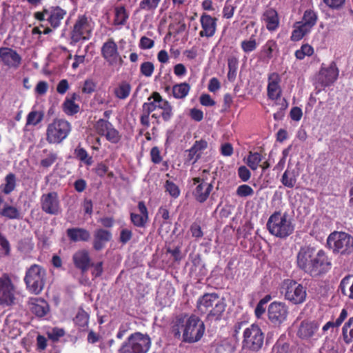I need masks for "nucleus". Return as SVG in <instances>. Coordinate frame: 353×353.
Instances as JSON below:
<instances>
[{
	"mask_svg": "<svg viewBox=\"0 0 353 353\" xmlns=\"http://www.w3.org/2000/svg\"><path fill=\"white\" fill-rule=\"evenodd\" d=\"M267 228L270 233L284 239L292 234L294 227L287 212H275L268 219Z\"/></svg>",
	"mask_w": 353,
	"mask_h": 353,
	"instance_id": "3",
	"label": "nucleus"
},
{
	"mask_svg": "<svg viewBox=\"0 0 353 353\" xmlns=\"http://www.w3.org/2000/svg\"><path fill=\"white\" fill-rule=\"evenodd\" d=\"M66 232L70 239L74 242L88 241L90 238V232L83 228H69Z\"/></svg>",
	"mask_w": 353,
	"mask_h": 353,
	"instance_id": "30",
	"label": "nucleus"
},
{
	"mask_svg": "<svg viewBox=\"0 0 353 353\" xmlns=\"http://www.w3.org/2000/svg\"><path fill=\"white\" fill-rule=\"evenodd\" d=\"M190 85L186 82L176 83L172 88V96L176 99H185L189 94Z\"/></svg>",
	"mask_w": 353,
	"mask_h": 353,
	"instance_id": "35",
	"label": "nucleus"
},
{
	"mask_svg": "<svg viewBox=\"0 0 353 353\" xmlns=\"http://www.w3.org/2000/svg\"><path fill=\"white\" fill-rule=\"evenodd\" d=\"M236 194L240 197H246L254 194V190L248 185H239L236 191Z\"/></svg>",
	"mask_w": 353,
	"mask_h": 353,
	"instance_id": "55",
	"label": "nucleus"
},
{
	"mask_svg": "<svg viewBox=\"0 0 353 353\" xmlns=\"http://www.w3.org/2000/svg\"><path fill=\"white\" fill-rule=\"evenodd\" d=\"M239 61L238 59L235 57H230L228 58V78L230 79L231 76H234L238 68Z\"/></svg>",
	"mask_w": 353,
	"mask_h": 353,
	"instance_id": "57",
	"label": "nucleus"
},
{
	"mask_svg": "<svg viewBox=\"0 0 353 353\" xmlns=\"http://www.w3.org/2000/svg\"><path fill=\"white\" fill-rule=\"evenodd\" d=\"M1 214L2 216L10 219H17L20 218L19 210L16 208L10 205L5 206Z\"/></svg>",
	"mask_w": 353,
	"mask_h": 353,
	"instance_id": "48",
	"label": "nucleus"
},
{
	"mask_svg": "<svg viewBox=\"0 0 353 353\" xmlns=\"http://www.w3.org/2000/svg\"><path fill=\"white\" fill-rule=\"evenodd\" d=\"M0 250L3 252L5 255H9L10 246L6 238L0 232Z\"/></svg>",
	"mask_w": 353,
	"mask_h": 353,
	"instance_id": "62",
	"label": "nucleus"
},
{
	"mask_svg": "<svg viewBox=\"0 0 353 353\" xmlns=\"http://www.w3.org/2000/svg\"><path fill=\"white\" fill-rule=\"evenodd\" d=\"M288 315V307L285 303L274 301L268 307V316L270 321L274 325H280Z\"/></svg>",
	"mask_w": 353,
	"mask_h": 353,
	"instance_id": "14",
	"label": "nucleus"
},
{
	"mask_svg": "<svg viewBox=\"0 0 353 353\" xmlns=\"http://www.w3.org/2000/svg\"><path fill=\"white\" fill-rule=\"evenodd\" d=\"M72 261L75 267L82 272H86L90 266L91 259L86 250L77 251L72 256Z\"/></svg>",
	"mask_w": 353,
	"mask_h": 353,
	"instance_id": "23",
	"label": "nucleus"
},
{
	"mask_svg": "<svg viewBox=\"0 0 353 353\" xmlns=\"http://www.w3.org/2000/svg\"><path fill=\"white\" fill-rule=\"evenodd\" d=\"M175 338L193 343L199 341L205 332L204 323L196 316L181 315L176 318L172 327Z\"/></svg>",
	"mask_w": 353,
	"mask_h": 353,
	"instance_id": "1",
	"label": "nucleus"
},
{
	"mask_svg": "<svg viewBox=\"0 0 353 353\" xmlns=\"http://www.w3.org/2000/svg\"><path fill=\"white\" fill-rule=\"evenodd\" d=\"M239 177L244 182L248 181L250 176L251 173L250 170L244 165L240 166L238 169Z\"/></svg>",
	"mask_w": 353,
	"mask_h": 353,
	"instance_id": "64",
	"label": "nucleus"
},
{
	"mask_svg": "<svg viewBox=\"0 0 353 353\" xmlns=\"http://www.w3.org/2000/svg\"><path fill=\"white\" fill-rule=\"evenodd\" d=\"M281 77L279 74L273 72L268 77V96L271 100L281 99V88L280 86Z\"/></svg>",
	"mask_w": 353,
	"mask_h": 353,
	"instance_id": "20",
	"label": "nucleus"
},
{
	"mask_svg": "<svg viewBox=\"0 0 353 353\" xmlns=\"http://www.w3.org/2000/svg\"><path fill=\"white\" fill-rule=\"evenodd\" d=\"M104 137H105L106 139L112 143H117L121 140V136L119 131L114 128L113 125L109 128L108 131L105 133Z\"/></svg>",
	"mask_w": 353,
	"mask_h": 353,
	"instance_id": "49",
	"label": "nucleus"
},
{
	"mask_svg": "<svg viewBox=\"0 0 353 353\" xmlns=\"http://www.w3.org/2000/svg\"><path fill=\"white\" fill-rule=\"evenodd\" d=\"M161 0H141L139 5L141 10L153 12L159 6Z\"/></svg>",
	"mask_w": 353,
	"mask_h": 353,
	"instance_id": "45",
	"label": "nucleus"
},
{
	"mask_svg": "<svg viewBox=\"0 0 353 353\" xmlns=\"http://www.w3.org/2000/svg\"><path fill=\"white\" fill-rule=\"evenodd\" d=\"M317 19L318 15L316 12L312 9H307L304 12L301 22L312 30L316 25Z\"/></svg>",
	"mask_w": 353,
	"mask_h": 353,
	"instance_id": "38",
	"label": "nucleus"
},
{
	"mask_svg": "<svg viewBox=\"0 0 353 353\" xmlns=\"http://www.w3.org/2000/svg\"><path fill=\"white\" fill-rule=\"evenodd\" d=\"M243 50L248 53L252 52L256 48L257 44L254 39L250 38L249 40H244L241 43Z\"/></svg>",
	"mask_w": 353,
	"mask_h": 353,
	"instance_id": "56",
	"label": "nucleus"
},
{
	"mask_svg": "<svg viewBox=\"0 0 353 353\" xmlns=\"http://www.w3.org/2000/svg\"><path fill=\"white\" fill-rule=\"evenodd\" d=\"M0 63L8 69L17 70L22 63V57L18 52L9 47L0 48Z\"/></svg>",
	"mask_w": 353,
	"mask_h": 353,
	"instance_id": "15",
	"label": "nucleus"
},
{
	"mask_svg": "<svg viewBox=\"0 0 353 353\" xmlns=\"http://www.w3.org/2000/svg\"><path fill=\"white\" fill-rule=\"evenodd\" d=\"M339 76V70L334 63L329 67L323 68L319 72V81L324 86H328L334 82Z\"/></svg>",
	"mask_w": 353,
	"mask_h": 353,
	"instance_id": "22",
	"label": "nucleus"
},
{
	"mask_svg": "<svg viewBox=\"0 0 353 353\" xmlns=\"http://www.w3.org/2000/svg\"><path fill=\"white\" fill-rule=\"evenodd\" d=\"M74 323L82 330H85L88 325L89 316L87 312L83 310H79L77 314Z\"/></svg>",
	"mask_w": 353,
	"mask_h": 353,
	"instance_id": "44",
	"label": "nucleus"
},
{
	"mask_svg": "<svg viewBox=\"0 0 353 353\" xmlns=\"http://www.w3.org/2000/svg\"><path fill=\"white\" fill-rule=\"evenodd\" d=\"M94 23L92 19L85 15L79 16L71 32V39L77 43L81 40H88L90 38Z\"/></svg>",
	"mask_w": 353,
	"mask_h": 353,
	"instance_id": "10",
	"label": "nucleus"
},
{
	"mask_svg": "<svg viewBox=\"0 0 353 353\" xmlns=\"http://www.w3.org/2000/svg\"><path fill=\"white\" fill-rule=\"evenodd\" d=\"M235 347L228 341H223L216 348L215 353H234Z\"/></svg>",
	"mask_w": 353,
	"mask_h": 353,
	"instance_id": "51",
	"label": "nucleus"
},
{
	"mask_svg": "<svg viewBox=\"0 0 353 353\" xmlns=\"http://www.w3.org/2000/svg\"><path fill=\"white\" fill-rule=\"evenodd\" d=\"M262 161L261 155L258 152H250L246 163L252 170H256Z\"/></svg>",
	"mask_w": 353,
	"mask_h": 353,
	"instance_id": "42",
	"label": "nucleus"
},
{
	"mask_svg": "<svg viewBox=\"0 0 353 353\" xmlns=\"http://www.w3.org/2000/svg\"><path fill=\"white\" fill-rule=\"evenodd\" d=\"M169 28L170 34L171 31H172L174 34H179L185 31L186 26L183 20L180 19L177 23H171Z\"/></svg>",
	"mask_w": 353,
	"mask_h": 353,
	"instance_id": "59",
	"label": "nucleus"
},
{
	"mask_svg": "<svg viewBox=\"0 0 353 353\" xmlns=\"http://www.w3.org/2000/svg\"><path fill=\"white\" fill-rule=\"evenodd\" d=\"M319 321H303L301 323L298 330L297 336L303 340H310L314 337H319L321 336L319 332L320 327Z\"/></svg>",
	"mask_w": 353,
	"mask_h": 353,
	"instance_id": "17",
	"label": "nucleus"
},
{
	"mask_svg": "<svg viewBox=\"0 0 353 353\" xmlns=\"http://www.w3.org/2000/svg\"><path fill=\"white\" fill-rule=\"evenodd\" d=\"M208 146L207 141L204 140L196 141L193 146L188 150L187 161H192L194 163L200 157L202 150Z\"/></svg>",
	"mask_w": 353,
	"mask_h": 353,
	"instance_id": "29",
	"label": "nucleus"
},
{
	"mask_svg": "<svg viewBox=\"0 0 353 353\" xmlns=\"http://www.w3.org/2000/svg\"><path fill=\"white\" fill-rule=\"evenodd\" d=\"M244 345L252 350H259L263 343V334L256 325H252L246 328L243 333Z\"/></svg>",
	"mask_w": 353,
	"mask_h": 353,
	"instance_id": "13",
	"label": "nucleus"
},
{
	"mask_svg": "<svg viewBox=\"0 0 353 353\" xmlns=\"http://www.w3.org/2000/svg\"><path fill=\"white\" fill-rule=\"evenodd\" d=\"M79 99V96L77 93H73L70 97H67L62 104L63 112L67 115H74L79 111V105L75 103V101Z\"/></svg>",
	"mask_w": 353,
	"mask_h": 353,
	"instance_id": "28",
	"label": "nucleus"
},
{
	"mask_svg": "<svg viewBox=\"0 0 353 353\" xmlns=\"http://www.w3.org/2000/svg\"><path fill=\"white\" fill-rule=\"evenodd\" d=\"M293 28L294 30L292 32L291 39L294 41L301 40L305 35L309 33L311 30V29H310L301 21L296 22L294 24Z\"/></svg>",
	"mask_w": 353,
	"mask_h": 353,
	"instance_id": "36",
	"label": "nucleus"
},
{
	"mask_svg": "<svg viewBox=\"0 0 353 353\" xmlns=\"http://www.w3.org/2000/svg\"><path fill=\"white\" fill-rule=\"evenodd\" d=\"M342 335L346 343L353 342V317H351L344 324L342 329Z\"/></svg>",
	"mask_w": 353,
	"mask_h": 353,
	"instance_id": "41",
	"label": "nucleus"
},
{
	"mask_svg": "<svg viewBox=\"0 0 353 353\" xmlns=\"http://www.w3.org/2000/svg\"><path fill=\"white\" fill-rule=\"evenodd\" d=\"M66 11L59 7L52 8L48 16V21L53 28L60 26L61 21L66 15Z\"/></svg>",
	"mask_w": 353,
	"mask_h": 353,
	"instance_id": "31",
	"label": "nucleus"
},
{
	"mask_svg": "<svg viewBox=\"0 0 353 353\" xmlns=\"http://www.w3.org/2000/svg\"><path fill=\"white\" fill-rule=\"evenodd\" d=\"M193 182L196 185L192 192L194 197L199 203L205 202L212 190V181H207L204 177H196L193 179Z\"/></svg>",
	"mask_w": 353,
	"mask_h": 353,
	"instance_id": "16",
	"label": "nucleus"
},
{
	"mask_svg": "<svg viewBox=\"0 0 353 353\" xmlns=\"http://www.w3.org/2000/svg\"><path fill=\"white\" fill-rule=\"evenodd\" d=\"M131 90V85L128 82L123 81L117 85L114 89L113 93L117 99L125 100L130 96Z\"/></svg>",
	"mask_w": 353,
	"mask_h": 353,
	"instance_id": "34",
	"label": "nucleus"
},
{
	"mask_svg": "<svg viewBox=\"0 0 353 353\" xmlns=\"http://www.w3.org/2000/svg\"><path fill=\"white\" fill-rule=\"evenodd\" d=\"M19 248L24 252H29L33 249L34 243L31 239H24L19 242Z\"/></svg>",
	"mask_w": 353,
	"mask_h": 353,
	"instance_id": "60",
	"label": "nucleus"
},
{
	"mask_svg": "<svg viewBox=\"0 0 353 353\" xmlns=\"http://www.w3.org/2000/svg\"><path fill=\"white\" fill-rule=\"evenodd\" d=\"M225 305L216 294H205L197 302L198 310L203 314L208 312L210 316L219 319L225 310Z\"/></svg>",
	"mask_w": 353,
	"mask_h": 353,
	"instance_id": "4",
	"label": "nucleus"
},
{
	"mask_svg": "<svg viewBox=\"0 0 353 353\" xmlns=\"http://www.w3.org/2000/svg\"><path fill=\"white\" fill-rule=\"evenodd\" d=\"M282 288L285 299L291 303L299 305L305 301L307 297L306 288L296 281L285 280Z\"/></svg>",
	"mask_w": 353,
	"mask_h": 353,
	"instance_id": "9",
	"label": "nucleus"
},
{
	"mask_svg": "<svg viewBox=\"0 0 353 353\" xmlns=\"http://www.w3.org/2000/svg\"><path fill=\"white\" fill-rule=\"evenodd\" d=\"M154 70V64L150 61L143 62L140 66V72L141 74L146 77H150L152 75Z\"/></svg>",
	"mask_w": 353,
	"mask_h": 353,
	"instance_id": "53",
	"label": "nucleus"
},
{
	"mask_svg": "<svg viewBox=\"0 0 353 353\" xmlns=\"http://www.w3.org/2000/svg\"><path fill=\"white\" fill-rule=\"evenodd\" d=\"M165 99H163L161 94L157 92H154L148 98V102L143 104V110H147V112H152L157 108L161 109L163 106V102Z\"/></svg>",
	"mask_w": 353,
	"mask_h": 353,
	"instance_id": "27",
	"label": "nucleus"
},
{
	"mask_svg": "<svg viewBox=\"0 0 353 353\" xmlns=\"http://www.w3.org/2000/svg\"><path fill=\"white\" fill-rule=\"evenodd\" d=\"M150 346L149 336L137 332L132 334L122 344L119 353H147Z\"/></svg>",
	"mask_w": 353,
	"mask_h": 353,
	"instance_id": "6",
	"label": "nucleus"
},
{
	"mask_svg": "<svg viewBox=\"0 0 353 353\" xmlns=\"http://www.w3.org/2000/svg\"><path fill=\"white\" fill-rule=\"evenodd\" d=\"M75 154L79 160L83 161L87 165H91L92 163V157H90L87 151L83 148H79L75 150Z\"/></svg>",
	"mask_w": 353,
	"mask_h": 353,
	"instance_id": "54",
	"label": "nucleus"
},
{
	"mask_svg": "<svg viewBox=\"0 0 353 353\" xmlns=\"http://www.w3.org/2000/svg\"><path fill=\"white\" fill-rule=\"evenodd\" d=\"M278 50V46L274 40H268L262 47L261 54L264 59H270L272 57L273 53Z\"/></svg>",
	"mask_w": 353,
	"mask_h": 353,
	"instance_id": "39",
	"label": "nucleus"
},
{
	"mask_svg": "<svg viewBox=\"0 0 353 353\" xmlns=\"http://www.w3.org/2000/svg\"><path fill=\"white\" fill-rule=\"evenodd\" d=\"M114 14L113 23L115 26H124L129 18V13L124 6L114 7Z\"/></svg>",
	"mask_w": 353,
	"mask_h": 353,
	"instance_id": "33",
	"label": "nucleus"
},
{
	"mask_svg": "<svg viewBox=\"0 0 353 353\" xmlns=\"http://www.w3.org/2000/svg\"><path fill=\"white\" fill-rule=\"evenodd\" d=\"M296 261L299 268L314 276L325 271L330 265L323 250L316 252L310 246L301 248L296 256Z\"/></svg>",
	"mask_w": 353,
	"mask_h": 353,
	"instance_id": "2",
	"label": "nucleus"
},
{
	"mask_svg": "<svg viewBox=\"0 0 353 353\" xmlns=\"http://www.w3.org/2000/svg\"><path fill=\"white\" fill-rule=\"evenodd\" d=\"M165 191L172 197L177 198L180 195L179 187L173 182L167 180L165 183Z\"/></svg>",
	"mask_w": 353,
	"mask_h": 353,
	"instance_id": "52",
	"label": "nucleus"
},
{
	"mask_svg": "<svg viewBox=\"0 0 353 353\" xmlns=\"http://www.w3.org/2000/svg\"><path fill=\"white\" fill-rule=\"evenodd\" d=\"M327 243L334 253L348 254L353 251V237L344 232H332Z\"/></svg>",
	"mask_w": 353,
	"mask_h": 353,
	"instance_id": "8",
	"label": "nucleus"
},
{
	"mask_svg": "<svg viewBox=\"0 0 353 353\" xmlns=\"http://www.w3.org/2000/svg\"><path fill=\"white\" fill-rule=\"evenodd\" d=\"M101 52L108 65L120 68L123 65V58L119 54L117 43L112 39H109L103 43Z\"/></svg>",
	"mask_w": 353,
	"mask_h": 353,
	"instance_id": "11",
	"label": "nucleus"
},
{
	"mask_svg": "<svg viewBox=\"0 0 353 353\" xmlns=\"http://www.w3.org/2000/svg\"><path fill=\"white\" fill-rule=\"evenodd\" d=\"M6 183L3 188L2 191L8 194L12 192L16 186L15 175L12 173L8 174L5 179Z\"/></svg>",
	"mask_w": 353,
	"mask_h": 353,
	"instance_id": "46",
	"label": "nucleus"
},
{
	"mask_svg": "<svg viewBox=\"0 0 353 353\" xmlns=\"http://www.w3.org/2000/svg\"><path fill=\"white\" fill-rule=\"evenodd\" d=\"M138 208L140 214L131 213L130 219L132 223L137 227L143 228L145 225L148 220V212L147 208L143 201H140L138 204Z\"/></svg>",
	"mask_w": 353,
	"mask_h": 353,
	"instance_id": "25",
	"label": "nucleus"
},
{
	"mask_svg": "<svg viewBox=\"0 0 353 353\" xmlns=\"http://www.w3.org/2000/svg\"><path fill=\"white\" fill-rule=\"evenodd\" d=\"M57 159V154L50 152L47 157L41 161V165L43 168H48L52 165Z\"/></svg>",
	"mask_w": 353,
	"mask_h": 353,
	"instance_id": "61",
	"label": "nucleus"
},
{
	"mask_svg": "<svg viewBox=\"0 0 353 353\" xmlns=\"http://www.w3.org/2000/svg\"><path fill=\"white\" fill-rule=\"evenodd\" d=\"M112 238V234L110 231L104 229H98L94 232V240H93V248L96 250H100L103 249L105 244L110 241Z\"/></svg>",
	"mask_w": 353,
	"mask_h": 353,
	"instance_id": "26",
	"label": "nucleus"
},
{
	"mask_svg": "<svg viewBox=\"0 0 353 353\" xmlns=\"http://www.w3.org/2000/svg\"><path fill=\"white\" fill-rule=\"evenodd\" d=\"M46 272L41 266L34 264L26 271L24 281L28 290L32 294H39L43 290Z\"/></svg>",
	"mask_w": 353,
	"mask_h": 353,
	"instance_id": "7",
	"label": "nucleus"
},
{
	"mask_svg": "<svg viewBox=\"0 0 353 353\" xmlns=\"http://www.w3.org/2000/svg\"><path fill=\"white\" fill-rule=\"evenodd\" d=\"M314 53L313 48L308 45H303L301 48L295 52V56L298 59L302 60L305 57H310Z\"/></svg>",
	"mask_w": 353,
	"mask_h": 353,
	"instance_id": "47",
	"label": "nucleus"
},
{
	"mask_svg": "<svg viewBox=\"0 0 353 353\" xmlns=\"http://www.w3.org/2000/svg\"><path fill=\"white\" fill-rule=\"evenodd\" d=\"M154 42L152 39L147 37H142L139 42V48L143 50H148L153 48Z\"/></svg>",
	"mask_w": 353,
	"mask_h": 353,
	"instance_id": "63",
	"label": "nucleus"
},
{
	"mask_svg": "<svg viewBox=\"0 0 353 353\" xmlns=\"http://www.w3.org/2000/svg\"><path fill=\"white\" fill-rule=\"evenodd\" d=\"M30 310L39 317L45 316L49 311L48 303L43 299L30 298L28 301Z\"/></svg>",
	"mask_w": 353,
	"mask_h": 353,
	"instance_id": "24",
	"label": "nucleus"
},
{
	"mask_svg": "<svg viewBox=\"0 0 353 353\" xmlns=\"http://www.w3.org/2000/svg\"><path fill=\"white\" fill-rule=\"evenodd\" d=\"M298 175L294 169L288 167L283 172L281 181L285 187L292 188L296 183Z\"/></svg>",
	"mask_w": 353,
	"mask_h": 353,
	"instance_id": "32",
	"label": "nucleus"
},
{
	"mask_svg": "<svg viewBox=\"0 0 353 353\" xmlns=\"http://www.w3.org/2000/svg\"><path fill=\"white\" fill-rule=\"evenodd\" d=\"M15 287L10 276L4 274L0 276V306L8 307L14 303Z\"/></svg>",
	"mask_w": 353,
	"mask_h": 353,
	"instance_id": "12",
	"label": "nucleus"
},
{
	"mask_svg": "<svg viewBox=\"0 0 353 353\" xmlns=\"http://www.w3.org/2000/svg\"><path fill=\"white\" fill-rule=\"evenodd\" d=\"M112 125V124L108 120L100 119L94 125V128L98 134L104 136Z\"/></svg>",
	"mask_w": 353,
	"mask_h": 353,
	"instance_id": "43",
	"label": "nucleus"
},
{
	"mask_svg": "<svg viewBox=\"0 0 353 353\" xmlns=\"http://www.w3.org/2000/svg\"><path fill=\"white\" fill-rule=\"evenodd\" d=\"M70 123L63 119H54L47 125L46 141L49 144H59L71 132Z\"/></svg>",
	"mask_w": 353,
	"mask_h": 353,
	"instance_id": "5",
	"label": "nucleus"
},
{
	"mask_svg": "<svg viewBox=\"0 0 353 353\" xmlns=\"http://www.w3.org/2000/svg\"><path fill=\"white\" fill-rule=\"evenodd\" d=\"M261 21L269 31L274 32L276 30L280 23L278 12L274 8L265 10L261 16Z\"/></svg>",
	"mask_w": 353,
	"mask_h": 353,
	"instance_id": "21",
	"label": "nucleus"
},
{
	"mask_svg": "<svg viewBox=\"0 0 353 353\" xmlns=\"http://www.w3.org/2000/svg\"><path fill=\"white\" fill-rule=\"evenodd\" d=\"M43 117L44 112L43 111L32 110L27 115L26 125L36 126L42 121Z\"/></svg>",
	"mask_w": 353,
	"mask_h": 353,
	"instance_id": "40",
	"label": "nucleus"
},
{
	"mask_svg": "<svg viewBox=\"0 0 353 353\" xmlns=\"http://www.w3.org/2000/svg\"><path fill=\"white\" fill-rule=\"evenodd\" d=\"M340 288L343 295L353 300V276H345L341 281Z\"/></svg>",
	"mask_w": 353,
	"mask_h": 353,
	"instance_id": "37",
	"label": "nucleus"
},
{
	"mask_svg": "<svg viewBox=\"0 0 353 353\" xmlns=\"http://www.w3.org/2000/svg\"><path fill=\"white\" fill-rule=\"evenodd\" d=\"M346 0H323V3L332 10H339L344 6Z\"/></svg>",
	"mask_w": 353,
	"mask_h": 353,
	"instance_id": "58",
	"label": "nucleus"
},
{
	"mask_svg": "<svg viewBox=\"0 0 353 353\" xmlns=\"http://www.w3.org/2000/svg\"><path fill=\"white\" fill-rule=\"evenodd\" d=\"M162 105L163 106L161 108L162 110L161 117L165 121H168L173 117V108L167 100H165Z\"/></svg>",
	"mask_w": 353,
	"mask_h": 353,
	"instance_id": "50",
	"label": "nucleus"
},
{
	"mask_svg": "<svg viewBox=\"0 0 353 353\" xmlns=\"http://www.w3.org/2000/svg\"><path fill=\"white\" fill-rule=\"evenodd\" d=\"M41 207L49 214H57L60 211L58 194L55 192L44 194L41 197Z\"/></svg>",
	"mask_w": 353,
	"mask_h": 353,
	"instance_id": "18",
	"label": "nucleus"
},
{
	"mask_svg": "<svg viewBox=\"0 0 353 353\" xmlns=\"http://www.w3.org/2000/svg\"><path fill=\"white\" fill-rule=\"evenodd\" d=\"M217 19L208 14H203L200 17V23L202 30L199 32L201 37H212L216 30Z\"/></svg>",
	"mask_w": 353,
	"mask_h": 353,
	"instance_id": "19",
	"label": "nucleus"
}]
</instances>
